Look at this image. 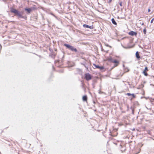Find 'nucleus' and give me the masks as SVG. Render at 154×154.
Listing matches in <instances>:
<instances>
[{
    "mask_svg": "<svg viewBox=\"0 0 154 154\" xmlns=\"http://www.w3.org/2000/svg\"><path fill=\"white\" fill-rule=\"evenodd\" d=\"M10 11L11 13L14 14V16L18 17L19 19L22 18L25 20H27L26 16L23 15V12H20L18 10L12 8H11Z\"/></svg>",
    "mask_w": 154,
    "mask_h": 154,
    "instance_id": "f257e3e1",
    "label": "nucleus"
},
{
    "mask_svg": "<svg viewBox=\"0 0 154 154\" xmlns=\"http://www.w3.org/2000/svg\"><path fill=\"white\" fill-rule=\"evenodd\" d=\"M63 45L65 46L67 48L72 51H74L75 52H77V50L76 48L74 47L73 46L70 45L69 44L66 43L64 44Z\"/></svg>",
    "mask_w": 154,
    "mask_h": 154,
    "instance_id": "f03ea898",
    "label": "nucleus"
},
{
    "mask_svg": "<svg viewBox=\"0 0 154 154\" xmlns=\"http://www.w3.org/2000/svg\"><path fill=\"white\" fill-rule=\"evenodd\" d=\"M108 60L110 62L114 63V67L117 66L119 63V62L118 60L116 59L114 60L111 57L108 58Z\"/></svg>",
    "mask_w": 154,
    "mask_h": 154,
    "instance_id": "7ed1b4c3",
    "label": "nucleus"
},
{
    "mask_svg": "<svg viewBox=\"0 0 154 154\" xmlns=\"http://www.w3.org/2000/svg\"><path fill=\"white\" fill-rule=\"evenodd\" d=\"M92 77L91 74L89 73L85 74V79L87 81H88L92 79Z\"/></svg>",
    "mask_w": 154,
    "mask_h": 154,
    "instance_id": "20e7f679",
    "label": "nucleus"
},
{
    "mask_svg": "<svg viewBox=\"0 0 154 154\" xmlns=\"http://www.w3.org/2000/svg\"><path fill=\"white\" fill-rule=\"evenodd\" d=\"M93 65L94 66H95L96 68L99 69H100V70H103L104 68L103 66H99L98 65H96L95 63H93Z\"/></svg>",
    "mask_w": 154,
    "mask_h": 154,
    "instance_id": "39448f33",
    "label": "nucleus"
},
{
    "mask_svg": "<svg viewBox=\"0 0 154 154\" xmlns=\"http://www.w3.org/2000/svg\"><path fill=\"white\" fill-rule=\"evenodd\" d=\"M83 26L84 28H89L90 29H93L94 28V27L93 26V25L89 26L88 25H87L86 24H84L83 25Z\"/></svg>",
    "mask_w": 154,
    "mask_h": 154,
    "instance_id": "423d86ee",
    "label": "nucleus"
},
{
    "mask_svg": "<svg viewBox=\"0 0 154 154\" xmlns=\"http://www.w3.org/2000/svg\"><path fill=\"white\" fill-rule=\"evenodd\" d=\"M148 70V68L147 66H146L144 70L143 71L142 73L146 76H147L148 74L146 72V71Z\"/></svg>",
    "mask_w": 154,
    "mask_h": 154,
    "instance_id": "0eeeda50",
    "label": "nucleus"
},
{
    "mask_svg": "<svg viewBox=\"0 0 154 154\" xmlns=\"http://www.w3.org/2000/svg\"><path fill=\"white\" fill-rule=\"evenodd\" d=\"M128 34L132 36L134 35L136 36L137 34V33L136 32L131 31L128 32Z\"/></svg>",
    "mask_w": 154,
    "mask_h": 154,
    "instance_id": "6e6552de",
    "label": "nucleus"
},
{
    "mask_svg": "<svg viewBox=\"0 0 154 154\" xmlns=\"http://www.w3.org/2000/svg\"><path fill=\"white\" fill-rule=\"evenodd\" d=\"M135 56L136 58L138 60H139L140 59V57L139 54V52L137 51L135 53Z\"/></svg>",
    "mask_w": 154,
    "mask_h": 154,
    "instance_id": "1a4fd4ad",
    "label": "nucleus"
},
{
    "mask_svg": "<svg viewBox=\"0 0 154 154\" xmlns=\"http://www.w3.org/2000/svg\"><path fill=\"white\" fill-rule=\"evenodd\" d=\"M25 11H26L28 14H30L32 11V9L31 8H26L24 9Z\"/></svg>",
    "mask_w": 154,
    "mask_h": 154,
    "instance_id": "9d476101",
    "label": "nucleus"
},
{
    "mask_svg": "<svg viewBox=\"0 0 154 154\" xmlns=\"http://www.w3.org/2000/svg\"><path fill=\"white\" fill-rule=\"evenodd\" d=\"M87 100V95H84L82 97V100L84 101H86Z\"/></svg>",
    "mask_w": 154,
    "mask_h": 154,
    "instance_id": "9b49d317",
    "label": "nucleus"
},
{
    "mask_svg": "<svg viewBox=\"0 0 154 154\" xmlns=\"http://www.w3.org/2000/svg\"><path fill=\"white\" fill-rule=\"evenodd\" d=\"M85 63L86 62H83L82 63H81V65H83L85 68L88 69V67L86 65Z\"/></svg>",
    "mask_w": 154,
    "mask_h": 154,
    "instance_id": "f8f14e48",
    "label": "nucleus"
},
{
    "mask_svg": "<svg viewBox=\"0 0 154 154\" xmlns=\"http://www.w3.org/2000/svg\"><path fill=\"white\" fill-rule=\"evenodd\" d=\"M111 21L112 23L114 25H117V23L115 21V19L113 18H112L111 19Z\"/></svg>",
    "mask_w": 154,
    "mask_h": 154,
    "instance_id": "ddd939ff",
    "label": "nucleus"
},
{
    "mask_svg": "<svg viewBox=\"0 0 154 154\" xmlns=\"http://www.w3.org/2000/svg\"><path fill=\"white\" fill-rule=\"evenodd\" d=\"M56 56V54L53 53L51 55V57L53 58H54Z\"/></svg>",
    "mask_w": 154,
    "mask_h": 154,
    "instance_id": "4468645a",
    "label": "nucleus"
},
{
    "mask_svg": "<svg viewBox=\"0 0 154 154\" xmlns=\"http://www.w3.org/2000/svg\"><path fill=\"white\" fill-rule=\"evenodd\" d=\"M133 47V46H132V47H131V46H129V47H125L124 46H123V47L125 48H131L132 47Z\"/></svg>",
    "mask_w": 154,
    "mask_h": 154,
    "instance_id": "2eb2a0df",
    "label": "nucleus"
},
{
    "mask_svg": "<svg viewBox=\"0 0 154 154\" xmlns=\"http://www.w3.org/2000/svg\"><path fill=\"white\" fill-rule=\"evenodd\" d=\"M143 33L144 34H146V28H145L144 29H143Z\"/></svg>",
    "mask_w": 154,
    "mask_h": 154,
    "instance_id": "dca6fc26",
    "label": "nucleus"
},
{
    "mask_svg": "<svg viewBox=\"0 0 154 154\" xmlns=\"http://www.w3.org/2000/svg\"><path fill=\"white\" fill-rule=\"evenodd\" d=\"M131 94V95L132 96L133 98H134L136 96L134 94Z\"/></svg>",
    "mask_w": 154,
    "mask_h": 154,
    "instance_id": "f3484780",
    "label": "nucleus"
},
{
    "mask_svg": "<svg viewBox=\"0 0 154 154\" xmlns=\"http://www.w3.org/2000/svg\"><path fill=\"white\" fill-rule=\"evenodd\" d=\"M131 94H131L130 93H127L126 94V95L128 96H130L132 95Z\"/></svg>",
    "mask_w": 154,
    "mask_h": 154,
    "instance_id": "a211bd4d",
    "label": "nucleus"
},
{
    "mask_svg": "<svg viewBox=\"0 0 154 154\" xmlns=\"http://www.w3.org/2000/svg\"><path fill=\"white\" fill-rule=\"evenodd\" d=\"M154 17L153 18H152V19L151 20V21H150V23H153V21H154Z\"/></svg>",
    "mask_w": 154,
    "mask_h": 154,
    "instance_id": "6ab92c4d",
    "label": "nucleus"
},
{
    "mask_svg": "<svg viewBox=\"0 0 154 154\" xmlns=\"http://www.w3.org/2000/svg\"><path fill=\"white\" fill-rule=\"evenodd\" d=\"M51 15H53V16H54V17H55V18H57V17H56L55 15H54L53 13H51Z\"/></svg>",
    "mask_w": 154,
    "mask_h": 154,
    "instance_id": "aec40b11",
    "label": "nucleus"
},
{
    "mask_svg": "<svg viewBox=\"0 0 154 154\" xmlns=\"http://www.w3.org/2000/svg\"><path fill=\"white\" fill-rule=\"evenodd\" d=\"M119 5L120 6H122V2H120L119 3Z\"/></svg>",
    "mask_w": 154,
    "mask_h": 154,
    "instance_id": "412c9836",
    "label": "nucleus"
},
{
    "mask_svg": "<svg viewBox=\"0 0 154 154\" xmlns=\"http://www.w3.org/2000/svg\"><path fill=\"white\" fill-rule=\"evenodd\" d=\"M148 12H150V11L151 10H150V9L149 8V9H148Z\"/></svg>",
    "mask_w": 154,
    "mask_h": 154,
    "instance_id": "4be33fe9",
    "label": "nucleus"
},
{
    "mask_svg": "<svg viewBox=\"0 0 154 154\" xmlns=\"http://www.w3.org/2000/svg\"><path fill=\"white\" fill-rule=\"evenodd\" d=\"M112 1V0H109L108 3H110Z\"/></svg>",
    "mask_w": 154,
    "mask_h": 154,
    "instance_id": "5701e85b",
    "label": "nucleus"
},
{
    "mask_svg": "<svg viewBox=\"0 0 154 154\" xmlns=\"http://www.w3.org/2000/svg\"><path fill=\"white\" fill-rule=\"evenodd\" d=\"M0 51L1 50V49H2V45H1V44H0Z\"/></svg>",
    "mask_w": 154,
    "mask_h": 154,
    "instance_id": "b1692460",
    "label": "nucleus"
},
{
    "mask_svg": "<svg viewBox=\"0 0 154 154\" xmlns=\"http://www.w3.org/2000/svg\"><path fill=\"white\" fill-rule=\"evenodd\" d=\"M106 46H109L111 47V46H109V45L107 44L106 45Z\"/></svg>",
    "mask_w": 154,
    "mask_h": 154,
    "instance_id": "393cba45",
    "label": "nucleus"
},
{
    "mask_svg": "<svg viewBox=\"0 0 154 154\" xmlns=\"http://www.w3.org/2000/svg\"><path fill=\"white\" fill-rule=\"evenodd\" d=\"M137 2V0H134V2L136 3Z\"/></svg>",
    "mask_w": 154,
    "mask_h": 154,
    "instance_id": "a878e982",
    "label": "nucleus"
},
{
    "mask_svg": "<svg viewBox=\"0 0 154 154\" xmlns=\"http://www.w3.org/2000/svg\"><path fill=\"white\" fill-rule=\"evenodd\" d=\"M37 56H39V57H40V55H37V54H35Z\"/></svg>",
    "mask_w": 154,
    "mask_h": 154,
    "instance_id": "bb28decb",
    "label": "nucleus"
},
{
    "mask_svg": "<svg viewBox=\"0 0 154 154\" xmlns=\"http://www.w3.org/2000/svg\"><path fill=\"white\" fill-rule=\"evenodd\" d=\"M133 110H134L133 109H132V112H133V113H134V111Z\"/></svg>",
    "mask_w": 154,
    "mask_h": 154,
    "instance_id": "cd10ccee",
    "label": "nucleus"
},
{
    "mask_svg": "<svg viewBox=\"0 0 154 154\" xmlns=\"http://www.w3.org/2000/svg\"><path fill=\"white\" fill-rule=\"evenodd\" d=\"M144 24V23H143L142 24V25H143Z\"/></svg>",
    "mask_w": 154,
    "mask_h": 154,
    "instance_id": "c85d7f7f",
    "label": "nucleus"
},
{
    "mask_svg": "<svg viewBox=\"0 0 154 154\" xmlns=\"http://www.w3.org/2000/svg\"><path fill=\"white\" fill-rule=\"evenodd\" d=\"M123 67H124L125 66L123 64Z\"/></svg>",
    "mask_w": 154,
    "mask_h": 154,
    "instance_id": "c756f323",
    "label": "nucleus"
},
{
    "mask_svg": "<svg viewBox=\"0 0 154 154\" xmlns=\"http://www.w3.org/2000/svg\"><path fill=\"white\" fill-rule=\"evenodd\" d=\"M153 99V100H154V99Z\"/></svg>",
    "mask_w": 154,
    "mask_h": 154,
    "instance_id": "7c9ffc66",
    "label": "nucleus"
},
{
    "mask_svg": "<svg viewBox=\"0 0 154 154\" xmlns=\"http://www.w3.org/2000/svg\"><path fill=\"white\" fill-rule=\"evenodd\" d=\"M135 130L134 129H133V130Z\"/></svg>",
    "mask_w": 154,
    "mask_h": 154,
    "instance_id": "2f4dec72",
    "label": "nucleus"
}]
</instances>
